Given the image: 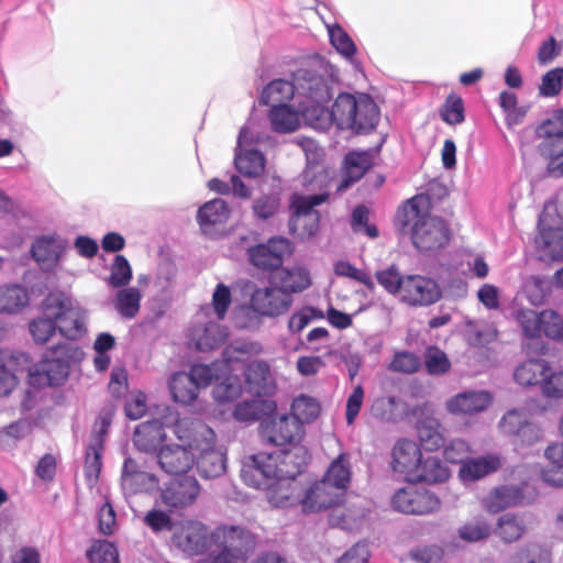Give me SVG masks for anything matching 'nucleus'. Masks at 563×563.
<instances>
[{
  "label": "nucleus",
  "mask_w": 563,
  "mask_h": 563,
  "mask_svg": "<svg viewBox=\"0 0 563 563\" xmlns=\"http://www.w3.org/2000/svg\"><path fill=\"white\" fill-rule=\"evenodd\" d=\"M142 295L139 289L128 287L119 290L113 305L117 312L125 319H133L140 311Z\"/></svg>",
  "instance_id": "obj_42"
},
{
  "label": "nucleus",
  "mask_w": 563,
  "mask_h": 563,
  "mask_svg": "<svg viewBox=\"0 0 563 563\" xmlns=\"http://www.w3.org/2000/svg\"><path fill=\"white\" fill-rule=\"evenodd\" d=\"M544 456L549 465L542 471L543 481L552 486H563V443L548 446Z\"/></svg>",
  "instance_id": "obj_36"
},
{
  "label": "nucleus",
  "mask_w": 563,
  "mask_h": 563,
  "mask_svg": "<svg viewBox=\"0 0 563 563\" xmlns=\"http://www.w3.org/2000/svg\"><path fill=\"white\" fill-rule=\"evenodd\" d=\"M503 464L498 454L468 457L460 466L459 476L464 483L478 481L500 468Z\"/></svg>",
  "instance_id": "obj_25"
},
{
  "label": "nucleus",
  "mask_w": 563,
  "mask_h": 563,
  "mask_svg": "<svg viewBox=\"0 0 563 563\" xmlns=\"http://www.w3.org/2000/svg\"><path fill=\"white\" fill-rule=\"evenodd\" d=\"M343 496L335 487L327 481L321 479L314 483L305 494V497L300 500L303 511L314 512L338 504Z\"/></svg>",
  "instance_id": "obj_24"
},
{
  "label": "nucleus",
  "mask_w": 563,
  "mask_h": 563,
  "mask_svg": "<svg viewBox=\"0 0 563 563\" xmlns=\"http://www.w3.org/2000/svg\"><path fill=\"white\" fill-rule=\"evenodd\" d=\"M528 531V522L523 515L505 514L497 519L494 532L505 543L520 540Z\"/></svg>",
  "instance_id": "obj_28"
},
{
  "label": "nucleus",
  "mask_w": 563,
  "mask_h": 563,
  "mask_svg": "<svg viewBox=\"0 0 563 563\" xmlns=\"http://www.w3.org/2000/svg\"><path fill=\"white\" fill-rule=\"evenodd\" d=\"M168 385L173 400L177 404L188 406L192 404L198 396V388L187 373L179 372L174 374Z\"/></svg>",
  "instance_id": "obj_37"
},
{
  "label": "nucleus",
  "mask_w": 563,
  "mask_h": 563,
  "mask_svg": "<svg viewBox=\"0 0 563 563\" xmlns=\"http://www.w3.org/2000/svg\"><path fill=\"white\" fill-rule=\"evenodd\" d=\"M351 476V457L346 452H341L332 460L322 479L344 494L350 485Z\"/></svg>",
  "instance_id": "obj_30"
},
{
  "label": "nucleus",
  "mask_w": 563,
  "mask_h": 563,
  "mask_svg": "<svg viewBox=\"0 0 563 563\" xmlns=\"http://www.w3.org/2000/svg\"><path fill=\"white\" fill-rule=\"evenodd\" d=\"M421 456L422 452L415 441L399 440L393 449V470L410 482Z\"/></svg>",
  "instance_id": "obj_23"
},
{
  "label": "nucleus",
  "mask_w": 563,
  "mask_h": 563,
  "mask_svg": "<svg viewBox=\"0 0 563 563\" xmlns=\"http://www.w3.org/2000/svg\"><path fill=\"white\" fill-rule=\"evenodd\" d=\"M449 477V471L438 456L422 454L410 482L439 483Z\"/></svg>",
  "instance_id": "obj_32"
},
{
  "label": "nucleus",
  "mask_w": 563,
  "mask_h": 563,
  "mask_svg": "<svg viewBox=\"0 0 563 563\" xmlns=\"http://www.w3.org/2000/svg\"><path fill=\"white\" fill-rule=\"evenodd\" d=\"M530 419L531 415L528 409L511 408L501 416L497 428L501 434L515 438Z\"/></svg>",
  "instance_id": "obj_41"
},
{
  "label": "nucleus",
  "mask_w": 563,
  "mask_h": 563,
  "mask_svg": "<svg viewBox=\"0 0 563 563\" xmlns=\"http://www.w3.org/2000/svg\"><path fill=\"white\" fill-rule=\"evenodd\" d=\"M309 457L303 445L273 453L260 452L244 457L241 477L246 485L263 489L272 506L288 507L298 500L300 487L296 477Z\"/></svg>",
  "instance_id": "obj_1"
},
{
  "label": "nucleus",
  "mask_w": 563,
  "mask_h": 563,
  "mask_svg": "<svg viewBox=\"0 0 563 563\" xmlns=\"http://www.w3.org/2000/svg\"><path fill=\"white\" fill-rule=\"evenodd\" d=\"M101 440L97 438L93 442H90L85 462V474L89 485H93L101 471Z\"/></svg>",
  "instance_id": "obj_51"
},
{
  "label": "nucleus",
  "mask_w": 563,
  "mask_h": 563,
  "mask_svg": "<svg viewBox=\"0 0 563 563\" xmlns=\"http://www.w3.org/2000/svg\"><path fill=\"white\" fill-rule=\"evenodd\" d=\"M393 506L400 512L426 515L437 511L440 508V501L432 493L410 486L395 493Z\"/></svg>",
  "instance_id": "obj_15"
},
{
  "label": "nucleus",
  "mask_w": 563,
  "mask_h": 563,
  "mask_svg": "<svg viewBox=\"0 0 563 563\" xmlns=\"http://www.w3.org/2000/svg\"><path fill=\"white\" fill-rule=\"evenodd\" d=\"M90 563H119L115 547L108 541H97L86 553Z\"/></svg>",
  "instance_id": "obj_52"
},
{
  "label": "nucleus",
  "mask_w": 563,
  "mask_h": 563,
  "mask_svg": "<svg viewBox=\"0 0 563 563\" xmlns=\"http://www.w3.org/2000/svg\"><path fill=\"white\" fill-rule=\"evenodd\" d=\"M441 119L451 125L460 124L464 121L463 100L455 95H451L440 110Z\"/></svg>",
  "instance_id": "obj_58"
},
{
  "label": "nucleus",
  "mask_w": 563,
  "mask_h": 563,
  "mask_svg": "<svg viewBox=\"0 0 563 563\" xmlns=\"http://www.w3.org/2000/svg\"><path fill=\"white\" fill-rule=\"evenodd\" d=\"M280 207L277 194L263 195L253 201V213L257 219L267 220L274 217Z\"/></svg>",
  "instance_id": "obj_54"
},
{
  "label": "nucleus",
  "mask_w": 563,
  "mask_h": 563,
  "mask_svg": "<svg viewBox=\"0 0 563 563\" xmlns=\"http://www.w3.org/2000/svg\"><path fill=\"white\" fill-rule=\"evenodd\" d=\"M63 250L64 245L58 238L45 235L34 242L32 254L37 263L45 268H49L57 263Z\"/></svg>",
  "instance_id": "obj_31"
},
{
  "label": "nucleus",
  "mask_w": 563,
  "mask_h": 563,
  "mask_svg": "<svg viewBox=\"0 0 563 563\" xmlns=\"http://www.w3.org/2000/svg\"><path fill=\"white\" fill-rule=\"evenodd\" d=\"M131 278L132 268L128 260L123 255H117L110 268L109 285L122 287L128 285Z\"/></svg>",
  "instance_id": "obj_57"
},
{
  "label": "nucleus",
  "mask_w": 563,
  "mask_h": 563,
  "mask_svg": "<svg viewBox=\"0 0 563 563\" xmlns=\"http://www.w3.org/2000/svg\"><path fill=\"white\" fill-rule=\"evenodd\" d=\"M402 224L409 229L413 245L422 252L444 247L450 240L446 223L430 213V201L424 196L409 199L400 213Z\"/></svg>",
  "instance_id": "obj_5"
},
{
  "label": "nucleus",
  "mask_w": 563,
  "mask_h": 563,
  "mask_svg": "<svg viewBox=\"0 0 563 563\" xmlns=\"http://www.w3.org/2000/svg\"><path fill=\"white\" fill-rule=\"evenodd\" d=\"M200 485L194 476H185L170 482L162 489L161 501L174 509H180L192 505L200 495Z\"/></svg>",
  "instance_id": "obj_17"
},
{
  "label": "nucleus",
  "mask_w": 563,
  "mask_h": 563,
  "mask_svg": "<svg viewBox=\"0 0 563 563\" xmlns=\"http://www.w3.org/2000/svg\"><path fill=\"white\" fill-rule=\"evenodd\" d=\"M45 311L55 319L58 332L67 340L75 341L87 333V310L66 294L47 295Z\"/></svg>",
  "instance_id": "obj_7"
},
{
  "label": "nucleus",
  "mask_w": 563,
  "mask_h": 563,
  "mask_svg": "<svg viewBox=\"0 0 563 563\" xmlns=\"http://www.w3.org/2000/svg\"><path fill=\"white\" fill-rule=\"evenodd\" d=\"M242 395V385L238 376L227 375L212 388L214 401L222 406L235 401Z\"/></svg>",
  "instance_id": "obj_43"
},
{
  "label": "nucleus",
  "mask_w": 563,
  "mask_h": 563,
  "mask_svg": "<svg viewBox=\"0 0 563 563\" xmlns=\"http://www.w3.org/2000/svg\"><path fill=\"white\" fill-rule=\"evenodd\" d=\"M227 336V329L210 319L209 308H203L196 314L189 330V340L199 351H209L220 346Z\"/></svg>",
  "instance_id": "obj_12"
},
{
  "label": "nucleus",
  "mask_w": 563,
  "mask_h": 563,
  "mask_svg": "<svg viewBox=\"0 0 563 563\" xmlns=\"http://www.w3.org/2000/svg\"><path fill=\"white\" fill-rule=\"evenodd\" d=\"M174 433L179 442L195 450V463L203 477L214 478L225 472V452L216 445V434L211 428L200 421L183 418L176 421Z\"/></svg>",
  "instance_id": "obj_4"
},
{
  "label": "nucleus",
  "mask_w": 563,
  "mask_h": 563,
  "mask_svg": "<svg viewBox=\"0 0 563 563\" xmlns=\"http://www.w3.org/2000/svg\"><path fill=\"white\" fill-rule=\"evenodd\" d=\"M371 413L380 421L395 422L402 418L405 406L399 397L382 396L373 401Z\"/></svg>",
  "instance_id": "obj_35"
},
{
  "label": "nucleus",
  "mask_w": 563,
  "mask_h": 563,
  "mask_svg": "<svg viewBox=\"0 0 563 563\" xmlns=\"http://www.w3.org/2000/svg\"><path fill=\"white\" fill-rule=\"evenodd\" d=\"M177 420L174 413L170 412L169 416L165 418L164 422L152 420L141 423L134 431V445L140 451L156 454L166 438L164 427H169L172 422L176 423ZM174 427L175 424H173V428Z\"/></svg>",
  "instance_id": "obj_20"
},
{
  "label": "nucleus",
  "mask_w": 563,
  "mask_h": 563,
  "mask_svg": "<svg viewBox=\"0 0 563 563\" xmlns=\"http://www.w3.org/2000/svg\"><path fill=\"white\" fill-rule=\"evenodd\" d=\"M222 367H225V365L220 363H212L211 365L197 364L187 374L199 389L200 387L208 386L214 377L219 379L218 374Z\"/></svg>",
  "instance_id": "obj_56"
},
{
  "label": "nucleus",
  "mask_w": 563,
  "mask_h": 563,
  "mask_svg": "<svg viewBox=\"0 0 563 563\" xmlns=\"http://www.w3.org/2000/svg\"><path fill=\"white\" fill-rule=\"evenodd\" d=\"M212 543L228 553L235 563L242 562L254 547L253 537L240 527H222L212 533Z\"/></svg>",
  "instance_id": "obj_14"
},
{
  "label": "nucleus",
  "mask_w": 563,
  "mask_h": 563,
  "mask_svg": "<svg viewBox=\"0 0 563 563\" xmlns=\"http://www.w3.org/2000/svg\"><path fill=\"white\" fill-rule=\"evenodd\" d=\"M442 296L441 288L432 278L421 275L404 276L400 300L408 306L426 307Z\"/></svg>",
  "instance_id": "obj_13"
},
{
  "label": "nucleus",
  "mask_w": 563,
  "mask_h": 563,
  "mask_svg": "<svg viewBox=\"0 0 563 563\" xmlns=\"http://www.w3.org/2000/svg\"><path fill=\"white\" fill-rule=\"evenodd\" d=\"M271 122L277 132L295 131L300 124V115L288 106H275L269 113Z\"/></svg>",
  "instance_id": "obj_47"
},
{
  "label": "nucleus",
  "mask_w": 563,
  "mask_h": 563,
  "mask_svg": "<svg viewBox=\"0 0 563 563\" xmlns=\"http://www.w3.org/2000/svg\"><path fill=\"white\" fill-rule=\"evenodd\" d=\"M212 534L208 528L194 520H184L176 522L173 527L170 538L172 547L187 556H195L203 553L212 543Z\"/></svg>",
  "instance_id": "obj_10"
},
{
  "label": "nucleus",
  "mask_w": 563,
  "mask_h": 563,
  "mask_svg": "<svg viewBox=\"0 0 563 563\" xmlns=\"http://www.w3.org/2000/svg\"><path fill=\"white\" fill-rule=\"evenodd\" d=\"M41 309L42 314L30 322L29 329L33 340L37 344H45L55 335L56 331L58 330L55 319L46 314L45 299L42 302Z\"/></svg>",
  "instance_id": "obj_46"
},
{
  "label": "nucleus",
  "mask_w": 563,
  "mask_h": 563,
  "mask_svg": "<svg viewBox=\"0 0 563 563\" xmlns=\"http://www.w3.org/2000/svg\"><path fill=\"white\" fill-rule=\"evenodd\" d=\"M514 317L523 335L529 339L540 338L541 334L554 339L563 331L561 317L551 309L537 312L529 308H518Z\"/></svg>",
  "instance_id": "obj_9"
},
{
  "label": "nucleus",
  "mask_w": 563,
  "mask_h": 563,
  "mask_svg": "<svg viewBox=\"0 0 563 563\" xmlns=\"http://www.w3.org/2000/svg\"><path fill=\"white\" fill-rule=\"evenodd\" d=\"M328 198L327 194L313 196L294 195L291 197L292 217L290 230L300 239H308L316 234L319 228V213L313 210Z\"/></svg>",
  "instance_id": "obj_11"
},
{
  "label": "nucleus",
  "mask_w": 563,
  "mask_h": 563,
  "mask_svg": "<svg viewBox=\"0 0 563 563\" xmlns=\"http://www.w3.org/2000/svg\"><path fill=\"white\" fill-rule=\"evenodd\" d=\"M376 279L387 292L400 299L404 276H400L399 271L395 266L377 272Z\"/></svg>",
  "instance_id": "obj_59"
},
{
  "label": "nucleus",
  "mask_w": 563,
  "mask_h": 563,
  "mask_svg": "<svg viewBox=\"0 0 563 563\" xmlns=\"http://www.w3.org/2000/svg\"><path fill=\"white\" fill-rule=\"evenodd\" d=\"M280 288L291 296V294L301 292L311 286V276L303 266H294L284 269L279 277Z\"/></svg>",
  "instance_id": "obj_38"
},
{
  "label": "nucleus",
  "mask_w": 563,
  "mask_h": 563,
  "mask_svg": "<svg viewBox=\"0 0 563 563\" xmlns=\"http://www.w3.org/2000/svg\"><path fill=\"white\" fill-rule=\"evenodd\" d=\"M324 103L314 102L306 108V122L313 129L325 131L334 125L339 130L367 133L378 123V107L367 95L341 93L330 110Z\"/></svg>",
  "instance_id": "obj_2"
},
{
  "label": "nucleus",
  "mask_w": 563,
  "mask_h": 563,
  "mask_svg": "<svg viewBox=\"0 0 563 563\" xmlns=\"http://www.w3.org/2000/svg\"><path fill=\"white\" fill-rule=\"evenodd\" d=\"M229 218V209L222 199H214L205 203L198 211V221L203 230Z\"/></svg>",
  "instance_id": "obj_44"
},
{
  "label": "nucleus",
  "mask_w": 563,
  "mask_h": 563,
  "mask_svg": "<svg viewBox=\"0 0 563 563\" xmlns=\"http://www.w3.org/2000/svg\"><path fill=\"white\" fill-rule=\"evenodd\" d=\"M232 302L230 288L224 284H218L212 294V309L218 320H223Z\"/></svg>",
  "instance_id": "obj_63"
},
{
  "label": "nucleus",
  "mask_w": 563,
  "mask_h": 563,
  "mask_svg": "<svg viewBox=\"0 0 563 563\" xmlns=\"http://www.w3.org/2000/svg\"><path fill=\"white\" fill-rule=\"evenodd\" d=\"M493 402L487 390H465L446 399L445 410L452 416H474L485 411Z\"/></svg>",
  "instance_id": "obj_18"
},
{
  "label": "nucleus",
  "mask_w": 563,
  "mask_h": 563,
  "mask_svg": "<svg viewBox=\"0 0 563 563\" xmlns=\"http://www.w3.org/2000/svg\"><path fill=\"white\" fill-rule=\"evenodd\" d=\"M332 80L309 69H299L294 82L276 79L269 82L262 92V100L266 104H285L295 95L300 98L299 109L306 120V108L313 107L314 102H328L332 96Z\"/></svg>",
  "instance_id": "obj_3"
},
{
  "label": "nucleus",
  "mask_w": 563,
  "mask_h": 563,
  "mask_svg": "<svg viewBox=\"0 0 563 563\" xmlns=\"http://www.w3.org/2000/svg\"><path fill=\"white\" fill-rule=\"evenodd\" d=\"M424 363L427 371L432 375L444 374L451 366L445 353L437 347H430L427 350Z\"/></svg>",
  "instance_id": "obj_64"
},
{
  "label": "nucleus",
  "mask_w": 563,
  "mask_h": 563,
  "mask_svg": "<svg viewBox=\"0 0 563 563\" xmlns=\"http://www.w3.org/2000/svg\"><path fill=\"white\" fill-rule=\"evenodd\" d=\"M537 496L528 483L507 484L494 487L481 500L488 514H498L507 508L523 506L532 503Z\"/></svg>",
  "instance_id": "obj_8"
},
{
  "label": "nucleus",
  "mask_w": 563,
  "mask_h": 563,
  "mask_svg": "<svg viewBox=\"0 0 563 563\" xmlns=\"http://www.w3.org/2000/svg\"><path fill=\"white\" fill-rule=\"evenodd\" d=\"M372 166V157L366 152H351L344 159V177L339 190L346 189L352 183L357 181Z\"/></svg>",
  "instance_id": "obj_33"
},
{
  "label": "nucleus",
  "mask_w": 563,
  "mask_h": 563,
  "mask_svg": "<svg viewBox=\"0 0 563 563\" xmlns=\"http://www.w3.org/2000/svg\"><path fill=\"white\" fill-rule=\"evenodd\" d=\"M545 146L549 153L548 173L553 177H563V111L560 126L548 131Z\"/></svg>",
  "instance_id": "obj_29"
},
{
  "label": "nucleus",
  "mask_w": 563,
  "mask_h": 563,
  "mask_svg": "<svg viewBox=\"0 0 563 563\" xmlns=\"http://www.w3.org/2000/svg\"><path fill=\"white\" fill-rule=\"evenodd\" d=\"M548 363L545 360L540 358L527 360L520 363L514 369V380L522 387L540 385V380L548 369Z\"/></svg>",
  "instance_id": "obj_34"
},
{
  "label": "nucleus",
  "mask_w": 563,
  "mask_h": 563,
  "mask_svg": "<svg viewBox=\"0 0 563 563\" xmlns=\"http://www.w3.org/2000/svg\"><path fill=\"white\" fill-rule=\"evenodd\" d=\"M290 252L288 240L283 238L271 239L266 244H260L249 250L252 264L262 269L278 268L284 256Z\"/></svg>",
  "instance_id": "obj_21"
},
{
  "label": "nucleus",
  "mask_w": 563,
  "mask_h": 563,
  "mask_svg": "<svg viewBox=\"0 0 563 563\" xmlns=\"http://www.w3.org/2000/svg\"><path fill=\"white\" fill-rule=\"evenodd\" d=\"M323 317L322 311L312 307H303L289 318L288 329L291 333H298L311 321L322 319Z\"/></svg>",
  "instance_id": "obj_61"
},
{
  "label": "nucleus",
  "mask_w": 563,
  "mask_h": 563,
  "mask_svg": "<svg viewBox=\"0 0 563 563\" xmlns=\"http://www.w3.org/2000/svg\"><path fill=\"white\" fill-rule=\"evenodd\" d=\"M563 224V207L554 200L544 203L543 211L539 217L538 228L553 229V227H562Z\"/></svg>",
  "instance_id": "obj_60"
},
{
  "label": "nucleus",
  "mask_w": 563,
  "mask_h": 563,
  "mask_svg": "<svg viewBox=\"0 0 563 563\" xmlns=\"http://www.w3.org/2000/svg\"><path fill=\"white\" fill-rule=\"evenodd\" d=\"M302 434V427L287 415L275 416L264 426V435L276 445H298Z\"/></svg>",
  "instance_id": "obj_22"
},
{
  "label": "nucleus",
  "mask_w": 563,
  "mask_h": 563,
  "mask_svg": "<svg viewBox=\"0 0 563 563\" xmlns=\"http://www.w3.org/2000/svg\"><path fill=\"white\" fill-rule=\"evenodd\" d=\"M321 407L319 401L307 395H299L291 404L292 419L296 420L300 426L302 423H309L318 418L320 415Z\"/></svg>",
  "instance_id": "obj_45"
},
{
  "label": "nucleus",
  "mask_w": 563,
  "mask_h": 563,
  "mask_svg": "<svg viewBox=\"0 0 563 563\" xmlns=\"http://www.w3.org/2000/svg\"><path fill=\"white\" fill-rule=\"evenodd\" d=\"M418 435L420 442L427 450L433 451L444 444L442 434V426L437 419H426L418 427Z\"/></svg>",
  "instance_id": "obj_49"
},
{
  "label": "nucleus",
  "mask_w": 563,
  "mask_h": 563,
  "mask_svg": "<svg viewBox=\"0 0 563 563\" xmlns=\"http://www.w3.org/2000/svg\"><path fill=\"white\" fill-rule=\"evenodd\" d=\"M536 250L541 261L563 260V228L541 229L536 238Z\"/></svg>",
  "instance_id": "obj_27"
},
{
  "label": "nucleus",
  "mask_w": 563,
  "mask_h": 563,
  "mask_svg": "<svg viewBox=\"0 0 563 563\" xmlns=\"http://www.w3.org/2000/svg\"><path fill=\"white\" fill-rule=\"evenodd\" d=\"M540 390L545 398L563 399V368L553 367L548 363V369L540 380Z\"/></svg>",
  "instance_id": "obj_48"
},
{
  "label": "nucleus",
  "mask_w": 563,
  "mask_h": 563,
  "mask_svg": "<svg viewBox=\"0 0 563 563\" xmlns=\"http://www.w3.org/2000/svg\"><path fill=\"white\" fill-rule=\"evenodd\" d=\"M292 303V298L279 287L256 289L251 298L252 308L263 316H279L286 312Z\"/></svg>",
  "instance_id": "obj_19"
},
{
  "label": "nucleus",
  "mask_w": 563,
  "mask_h": 563,
  "mask_svg": "<svg viewBox=\"0 0 563 563\" xmlns=\"http://www.w3.org/2000/svg\"><path fill=\"white\" fill-rule=\"evenodd\" d=\"M82 357V350L74 343L56 345L48 356L30 369V385L42 388L62 384L68 376L70 365Z\"/></svg>",
  "instance_id": "obj_6"
},
{
  "label": "nucleus",
  "mask_w": 563,
  "mask_h": 563,
  "mask_svg": "<svg viewBox=\"0 0 563 563\" xmlns=\"http://www.w3.org/2000/svg\"><path fill=\"white\" fill-rule=\"evenodd\" d=\"M234 163L238 170L247 177H258L265 169V161L256 150L236 151Z\"/></svg>",
  "instance_id": "obj_40"
},
{
  "label": "nucleus",
  "mask_w": 563,
  "mask_h": 563,
  "mask_svg": "<svg viewBox=\"0 0 563 563\" xmlns=\"http://www.w3.org/2000/svg\"><path fill=\"white\" fill-rule=\"evenodd\" d=\"M29 301L27 292L20 286H11L2 292V311L14 312Z\"/></svg>",
  "instance_id": "obj_62"
},
{
  "label": "nucleus",
  "mask_w": 563,
  "mask_h": 563,
  "mask_svg": "<svg viewBox=\"0 0 563 563\" xmlns=\"http://www.w3.org/2000/svg\"><path fill=\"white\" fill-rule=\"evenodd\" d=\"M490 533L492 526L484 518L468 521L462 525L457 530L460 539L470 543L485 540L490 536Z\"/></svg>",
  "instance_id": "obj_50"
},
{
  "label": "nucleus",
  "mask_w": 563,
  "mask_h": 563,
  "mask_svg": "<svg viewBox=\"0 0 563 563\" xmlns=\"http://www.w3.org/2000/svg\"><path fill=\"white\" fill-rule=\"evenodd\" d=\"M549 291L548 282L538 276H531L523 285V292L528 301L533 306L542 305Z\"/></svg>",
  "instance_id": "obj_53"
},
{
  "label": "nucleus",
  "mask_w": 563,
  "mask_h": 563,
  "mask_svg": "<svg viewBox=\"0 0 563 563\" xmlns=\"http://www.w3.org/2000/svg\"><path fill=\"white\" fill-rule=\"evenodd\" d=\"M121 485L124 490L134 494L154 489L158 479L154 474L140 470L137 463L129 457L123 464Z\"/></svg>",
  "instance_id": "obj_26"
},
{
  "label": "nucleus",
  "mask_w": 563,
  "mask_h": 563,
  "mask_svg": "<svg viewBox=\"0 0 563 563\" xmlns=\"http://www.w3.org/2000/svg\"><path fill=\"white\" fill-rule=\"evenodd\" d=\"M163 472L169 475L187 473L195 464V450L184 442L163 445L155 455Z\"/></svg>",
  "instance_id": "obj_16"
},
{
  "label": "nucleus",
  "mask_w": 563,
  "mask_h": 563,
  "mask_svg": "<svg viewBox=\"0 0 563 563\" xmlns=\"http://www.w3.org/2000/svg\"><path fill=\"white\" fill-rule=\"evenodd\" d=\"M508 563H552V552L544 544L530 542L518 548Z\"/></svg>",
  "instance_id": "obj_39"
},
{
  "label": "nucleus",
  "mask_w": 563,
  "mask_h": 563,
  "mask_svg": "<svg viewBox=\"0 0 563 563\" xmlns=\"http://www.w3.org/2000/svg\"><path fill=\"white\" fill-rule=\"evenodd\" d=\"M269 376V368L266 363L256 361L247 365L245 378L250 388L255 394H261L263 385Z\"/></svg>",
  "instance_id": "obj_55"
}]
</instances>
